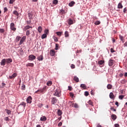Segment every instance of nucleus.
Wrapping results in <instances>:
<instances>
[{
  "mask_svg": "<svg viewBox=\"0 0 127 127\" xmlns=\"http://www.w3.org/2000/svg\"><path fill=\"white\" fill-rule=\"evenodd\" d=\"M88 103L89 104V105H90V106H93V102H92V101L91 100H89L88 102Z\"/></svg>",
  "mask_w": 127,
  "mask_h": 127,
  "instance_id": "de8ad7c7",
  "label": "nucleus"
},
{
  "mask_svg": "<svg viewBox=\"0 0 127 127\" xmlns=\"http://www.w3.org/2000/svg\"><path fill=\"white\" fill-rule=\"evenodd\" d=\"M75 3H76L75 1H71L70 2L68 3V5L69 6H70V7H72V6H73L75 4Z\"/></svg>",
  "mask_w": 127,
  "mask_h": 127,
  "instance_id": "6ab92c4d",
  "label": "nucleus"
},
{
  "mask_svg": "<svg viewBox=\"0 0 127 127\" xmlns=\"http://www.w3.org/2000/svg\"><path fill=\"white\" fill-rule=\"evenodd\" d=\"M124 98H125V95H122L119 96V99H120V100H123Z\"/></svg>",
  "mask_w": 127,
  "mask_h": 127,
  "instance_id": "a19ab883",
  "label": "nucleus"
},
{
  "mask_svg": "<svg viewBox=\"0 0 127 127\" xmlns=\"http://www.w3.org/2000/svg\"><path fill=\"white\" fill-rule=\"evenodd\" d=\"M46 120H47V118H46V117L45 116H43L40 119V121H42V122H45Z\"/></svg>",
  "mask_w": 127,
  "mask_h": 127,
  "instance_id": "412c9836",
  "label": "nucleus"
},
{
  "mask_svg": "<svg viewBox=\"0 0 127 127\" xmlns=\"http://www.w3.org/2000/svg\"><path fill=\"white\" fill-rule=\"evenodd\" d=\"M17 76V74L14 73L12 75L9 76V79H14Z\"/></svg>",
  "mask_w": 127,
  "mask_h": 127,
  "instance_id": "9d476101",
  "label": "nucleus"
},
{
  "mask_svg": "<svg viewBox=\"0 0 127 127\" xmlns=\"http://www.w3.org/2000/svg\"><path fill=\"white\" fill-rule=\"evenodd\" d=\"M29 28H32V27L29 25H27L25 27V29L26 30H27V29H29Z\"/></svg>",
  "mask_w": 127,
  "mask_h": 127,
  "instance_id": "e433bc0d",
  "label": "nucleus"
},
{
  "mask_svg": "<svg viewBox=\"0 0 127 127\" xmlns=\"http://www.w3.org/2000/svg\"><path fill=\"white\" fill-rule=\"evenodd\" d=\"M98 64L99 65H104L105 64V61L101 60V61H98Z\"/></svg>",
  "mask_w": 127,
  "mask_h": 127,
  "instance_id": "aec40b11",
  "label": "nucleus"
},
{
  "mask_svg": "<svg viewBox=\"0 0 127 127\" xmlns=\"http://www.w3.org/2000/svg\"><path fill=\"white\" fill-rule=\"evenodd\" d=\"M120 127V125L119 124H116L115 125V127Z\"/></svg>",
  "mask_w": 127,
  "mask_h": 127,
  "instance_id": "69168bd1",
  "label": "nucleus"
},
{
  "mask_svg": "<svg viewBox=\"0 0 127 127\" xmlns=\"http://www.w3.org/2000/svg\"><path fill=\"white\" fill-rule=\"evenodd\" d=\"M35 59H36V57L33 55L29 56V60L30 61H33Z\"/></svg>",
  "mask_w": 127,
  "mask_h": 127,
  "instance_id": "39448f33",
  "label": "nucleus"
},
{
  "mask_svg": "<svg viewBox=\"0 0 127 127\" xmlns=\"http://www.w3.org/2000/svg\"><path fill=\"white\" fill-rule=\"evenodd\" d=\"M73 80L74 81L76 82V83H78V82H79V78H78V77L77 76H74L73 78Z\"/></svg>",
  "mask_w": 127,
  "mask_h": 127,
  "instance_id": "393cba45",
  "label": "nucleus"
},
{
  "mask_svg": "<svg viewBox=\"0 0 127 127\" xmlns=\"http://www.w3.org/2000/svg\"><path fill=\"white\" fill-rule=\"evenodd\" d=\"M111 118H112V120H117V115H116L115 114H113L111 116Z\"/></svg>",
  "mask_w": 127,
  "mask_h": 127,
  "instance_id": "bb28decb",
  "label": "nucleus"
},
{
  "mask_svg": "<svg viewBox=\"0 0 127 127\" xmlns=\"http://www.w3.org/2000/svg\"><path fill=\"white\" fill-rule=\"evenodd\" d=\"M47 85L48 86H51V85H52V81H49L47 82Z\"/></svg>",
  "mask_w": 127,
  "mask_h": 127,
  "instance_id": "2f4dec72",
  "label": "nucleus"
},
{
  "mask_svg": "<svg viewBox=\"0 0 127 127\" xmlns=\"http://www.w3.org/2000/svg\"><path fill=\"white\" fill-rule=\"evenodd\" d=\"M6 112L7 113V115H10L11 114V111L8 109L5 110Z\"/></svg>",
  "mask_w": 127,
  "mask_h": 127,
  "instance_id": "4c0bfd02",
  "label": "nucleus"
},
{
  "mask_svg": "<svg viewBox=\"0 0 127 127\" xmlns=\"http://www.w3.org/2000/svg\"><path fill=\"white\" fill-rule=\"evenodd\" d=\"M13 14H15L16 15V16H18V15H19V13H18V12H17V11H16V10L13 11Z\"/></svg>",
  "mask_w": 127,
  "mask_h": 127,
  "instance_id": "a878e982",
  "label": "nucleus"
},
{
  "mask_svg": "<svg viewBox=\"0 0 127 127\" xmlns=\"http://www.w3.org/2000/svg\"><path fill=\"white\" fill-rule=\"evenodd\" d=\"M24 40H25V37L23 36L20 41L19 45H21L24 42Z\"/></svg>",
  "mask_w": 127,
  "mask_h": 127,
  "instance_id": "2eb2a0df",
  "label": "nucleus"
},
{
  "mask_svg": "<svg viewBox=\"0 0 127 127\" xmlns=\"http://www.w3.org/2000/svg\"><path fill=\"white\" fill-rule=\"evenodd\" d=\"M21 39V37H20L18 36L16 37L17 41H19Z\"/></svg>",
  "mask_w": 127,
  "mask_h": 127,
  "instance_id": "3c124183",
  "label": "nucleus"
},
{
  "mask_svg": "<svg viewBox=\"0 0 127 127\" xmlns=\"http://www.w3.org/2000/svg\"><path fill=\"white\" fill-rule=\"evenodd\" d=\"M84 95H85V96H86V97H87V96H89V92L85 91L84 92Z\"/></svg>",
  "mask_w": 127,
  "mask_h": 127,
  "instance_id": "8fccbe9b",
  "label": "nucleus"
},
{
  "mask_svg": "<svg viewBox=\"0 0 127 127\" xmlns=\"http://www.w3.org/2000/svg\"><path fill=\"white\" fill-rule=\"evenodd\" d=\"M37 59H38V61H42L44 59V58L43 55H40L37 57Z\"/></svg>",
  "mask_w": 127,
  "mask_h": 127,
  "instance_id": "1a4fd4ad",
  "label": "nucleus"
},
{
  "mask_svg": "<svg viewBox=\"0 0 127 127\" xmlns=\"http://www.w3.org/2000/svg\"><path fill=\"white\" fill-rule=\"evenodd\" d=\"M109 97L112 100H115V98H116L115 95H114V93L113 92H111L110 93Z\"/></svg>",
  "mask_w": 127,
  "mask_h": 127,
  "instance_id": "423d86ee",
  "label": "nucleus"
},
{
  "mask_svg": "<svg viewBox=\"0 0 127 127\" xmlns=\"http://www.w3.org/2000/svg\"><path fill=\"white\" fill-rule=\"evenodd\" d=\"M70 68L71 69H75V68H76V66H75V65L74 64H71L70 65Z\"/></svg>",
  "mask_w": 127,
  "mask_h": 127,
  "instance_id": "79ce46f5",
  "label": "nucleus"
},
{
  "mask_svg": "<svg viewBox=\"0 0 127 127\" xmlns=\"http://www.w3.org/2000/svg\"><path fill=\"white\" fill-rule=\"evenodd\" d=\"M50 54L51 56H54L55 55V51L54 50H51Z\"/></svg>",
  "mask_w": 127,
  "mask_h": 127,
  "instance_id": "4468645a",
  "label": "nucleus"
},
{
  "mask_svg": "<svg viewBox=\"0 0 127 127\" xmlns=\"http://www.w3.org/2000/svg\"><path fill=\"white\" fill-rule=\"evenodd\" d=\"M38 31L40 33H41V32L42 31V27L41 26H39L38 28Z\"/></svg>",
  "mask_w": 127,
  "mask_h": 127,
  "instance_id": "473e14b6",
  "label": "nucleus"
},
{
  "mask_svg": "<svg viewBox=\"0 0 127 127\" xmlns=\"http://www.w3.org/2000/svg\"><path fill=\"white\" fill-rule=\"evenodd\" d=\"M110 51L111 52V53H114V52H116V51L114 50V48H112L110 50Z\"/></svg>",
  "mask_w": 127,
  "mask_h": 127,
  "instance_id": "6e6d98bb",
  "label": "nucleus"
},
{
  "mask_svg": "<svg viewBox=\"0 0 127 127\" xmlns=\"http://www.w3.org/2000/svg\"><path fill=\"white\" fill-rule=\"evenodd\" d=\"M26 67H34V64L28 63L26 64Z\"/></svg>",
  "mask_w": 127,
  "mask_h": 127,
  "instance_id": "dca6fc26",
  "label": "nucleus"
},
{
  "mask_svg": "<svg viewBox=\"0 0 127 127\" xmlns=\"http://www.w3.org/2000/svg\"><path fill=\"white\" fill-rule=\"evenodd\" d=\"M53 39H54L55 42H58V38L56 36H54L53 37Z\"/></svg>",
  "mask_w": 127,
  "mask_h": 127,
  "instance_id": "f704fd0d",
  "label": "nucleus"
},
{
  "mask_svg": "<svg viewBox=\"0 0 127 127\" xmlns=\"http://www.w3.org/2000/svg\"><path fill=\"white\" fill-rule=\"evenodd\" d=\"M22 90H25V85L23 84L22 86Z\"/></svg>",
  "mask_w": 127,
  "mask_h": 127,
  "instance_id": "13d9d810",
  "label": "nucleus"
},
{
  "mask_svg": "<svg viewBox=\"0 0 127 127\" xmlns=\"http://www.w3.org/2000/svg\"><path fill=\"white\" fill-rule=\"evenodd\" d=\"M5 59H4L3 60H1V62H0V65H1L2 66H4V65H5Z\"/></svg>",
  "mask_w": 127,
  "mask_h": 127,
  "instance_id": "f3484780",
  "label": "nucleus"
},
{
  "mask_svg": "<svg viewBox=\"0 0 127 127\" xmlns=\"http://www.w3.org/2000/svg\"><path fill=\"white\" fill-rule=\"evenodd\" d=\"M32 100V98L31 97V96H29L26 99V102L29 104H31Z\"/></svg>",
  "mask_w": 127,
  "mask_h": 127,
  "instance_id": "6e6552de",
  "label": "nucleus"
},
{
  "mask_svg": "<svg viewBox=\"0 0 127 127\" xmlns=\"http://www.w3.org/2000/svg\"><path fill=\"white\" fill-rule=\"evenodd\" d=\"M68 90H69V91H72V87H71V86H68Z\"/></svg>",
  "mask_w": 127,
  "mask_h": 127,
  "instance_id": "e2e57ef3",
  "label": "nucleus"
},
{
  "mask_svg": "<svg viewBox=\"0 0 127 127\" xmlns=\"http://www.w3.org/2000/svg\"><path fill=\"white\" fill-rule=\"evenodd\" d=\"M3 13H5V12H7V11L8 10V9L6 7H4L3 8Z\"/></svg>",
  "mask_w": 127,
  "mask_h": 127,
  "instance_id": "c9c22d12",
  "label": "nucleus"
},
{
  "mask_svg": "<svg viewBox=\"0 0 127 127\" xmlns=\"http://www.w3.org/2000/svg\"><path fill=\"white\" fill-rule=\"evenodd\" d=\"M68 23V24H69V25H71V24H73V20L71 19H69Z\"/></svg>",
  "mask_w": 127,
  "mask_h": 127,
  "instance_id": "58836bf2",
  "label": "nucleus"
},
{
  "mask_svg": "<svg viewBox=\"0 0 127 127\" xmlns=\"http://www.w3.org/2000/svg\"><path fill=\"white\" fill-rule=\"evenodd\" d=\"M63 34V32H57L56 33V34H57V35H58V36H61L62 35V34Z\"/></svg>",
  "mask_w": 127,
  "mask_h": 127,
  "instance_id": "b1692460",
  "label": "nucleus"
},
{
  "mask_svg": "<svg viewBox=\"0 0 127 127\" xmlns=\"http://www.w3.org/2000/svg\"><path fill=\"white\" fill-rule=\"evenodd\" d=\"M4 29H0V33H4Z\"/></svg>",
  "mask_w": 127,
  "mask_h": 127,
  "instance_id": "09e8293b",
  "label": "nucleus"
},
{
  "mask_svg": "<svg viewBox=\"0 0 127 127\" xmlns=\"http://www.w3.org/2000/svg\"><path fill=\"white\" fill-rule=\"evenodd\" d=\"M54 96H56V97H60L61 96L60 91H56L55 93Z\"/></svg>",
  "mask_w": 127,
  "mask_h": 127,
  "instance_id": "ddd939ff",
  "label": "nucleus"
},
{
  "mask_svg": "<svg viewBox=\"0 0 127 127\" xmlns=\"http://www.w3.org/2000/svg\"><path fill=\"white\" fill-rule=\"evenodd\" d=\"M1 84H2V88H4V87H5V83L2 82Z\"/></svg>",
  "mask_w": 127,
  "mask_h": 127,
  "instance_id": "052dcab7",
  "label": "nucleus"
},
{
  "mask_svg": "<svg viewBox=\"0 0 127 127\" xmlns=\"http://www.w3.org/2000/svg\"><path fill=\"white\" fill-rule=\"evenodd\" d=\"M57 103H58V99L56 97L52 98L51 103L52 105H56Z\"/></svg>",
  "mask_w": 127,
  "mask_h": 127,
  "instance_id": "7ed1b4c3",
  "label": "nucleus"
},
{
  "mask_svg": "<svg viewBox=\"0 0 127 127\" xmlns=\"http://www.w3.org/2000/svg\"><path fill=\"white\" fill-rule=\"evenodd\" d=\"M45 34H48V33H49V30L48 29H46L45 30Z\"/></svg>",
  "mask_w": 127,
  "mask_h": 127,
  "instance_id": "603ef678",
  "label": "nucleus"
},
{
  "mask_svg": "<svg viewBox=\"0 0 127 127\" xmlns=\"http://www.w3.org/2000/svg\"><path fill=\"white\" fill-rule=\"evenodd\" d=\"M69 94L70 97H74V94H73L72 93H70Z\"/></svg>",
  "mask_w": 127,
  "mask_h": 127,
  "instance_id": "0e129e2a",
  "label": "nucleus"
},
{
  "mask_svg": "<svg viewBox=\"0 0 127 127\" xmlns=\"http://www.w3.org/2000/svg\"><path fill=\"white\" fill-rule=\"evenodd\" d=\"M110 110L111 111H113V112H116L117 110L115 109V108H114V107L112 106L111 108H110Z\"/></svg>",
  "mask_w": 127,
  "mask_h": 127,
  "instance_id": "49530a36",
  "label": "nucleus"
},
{
  "mask_svg": "<svg viewBox=\"0 0 127 127\" xmlns=\"http://www.w3.org/2000/svg\"><path fill=\"white\" fill-rule=\"evenodd\" d=\"M30 34V31L29 30H27L26 35L27 36H29V35Z\"/></svg>",
  "mask_w": 127,
  "mask_h": 127,
  "instance_id": "a18cd8bd",
  "label": "nucleus"
},
{
  "mask_svg": "<svg viewBox=\"0 0 127 127\" xmlns=\"http://www.w3.org/2000/svg\"><path fill=\"white\" fill-rule=\"evenodd\" d=\"M58 47H59V44H56L55 48L56 50H58Z\"/></svg>",
  "mask_w": 127,
  "mask_h": 127,
  "instance_id": "5fc2aeb1",
  "label": "nucleus"
},
{
  "mask_svg": "<svg viewBox=\"0 0 127 127\" xmlns=\"http://www.w3.org/2000/svg\"><path fill=\"white\" fill-rule=\"evenodd\" d=\"M4 121L6 122H9V118L8 117H6L4 118Z\"/></svg>",
  "mask_w": 127,
  "mask_h": 127,
  "instance_id": "c03bdc74",
  "label": "nucleus"
},
{
  "mask_svg": "<svg viewBox=\"0 0 127 127\" xmlns=\"http://www.w3.org/2000/svg\"><path fill=\"white\" fill-rule=\"evenodd\" d=\"M46 37H47V35L46 34H43L41 36L42 39H44V38H46Z\"/></svg>",
  "mask_w": 127,
  "mask_h": 127,
  "instance_id": "c756f323",
  "label": "nucleus"
},
{
  "mask_svg": "<svg viewBox=\"0 0 127 127\" xmlns=\"http://www.w3.org/2000/svg\"><path fill=\"white\" fill-rule=\"evenodd\" d=\"M108 64L110 67L113 66V65H114V60H110L108 62Z\"/></svg>",
  "mask_w": 127,
  "mask_h": 127,
  "instance_id": "0eeeda50",
  "label": "nucleus"
},
{
  "mask_svg": "<svg viewBox=\"0 0 127 127\" xmlns=\"http://www.w3.org/2000/svg\"><path fill=\"white\" fill-rule=\"evenodd\" d=\"M58 115L59 116H62V111L60 110V109L58 110Z\"/></svg>",
  "mask_w": 127,
  "mask_h": 127,
  "instance_id": "cd10ccee",
  "label": "nucleus"
},
{
  "mask_svg": "<svg viewBox=\"0 0 127 127\" xmlns=\"http://www.w3.org/2000/svg\"><path fill=\"white\" fill-rule=\"evenodd\" d=\"M53 4H57L58 3V0H54L53 1Z\"/></svg>",
  "mask_w": 127,
  "mask_h": 127,
  "instance_id": "ea45409f",
  "label": "nucleus"
},
{
  "mask_svg": "<svg viewBox=\"0 0 127 127\" xmlns=\"http://www.w3.org/2000/svg\"><path fill=\"white\" fill-rule=\"evenodd\" d=\"M10 27L13 31H15V30H16V28H15L14 23H10Z\"/></svg>",
  "mask_w": 127,
  "mask_h": 127,
  "instance_id": "20e7f679",
  "label": "nucleus"
},
{
  "mask_svg": "<svg viewBox=\"0 0 127 127\" xmlns=\"http://www.w3.org/2000/svg\"><path fill=\"white\" fill-rule=\"evenodd\" d=\"M5 60L7 64H9V63L12 62V60L11 59H5Z\"/></svg>",
  "mask_w": 127,
  "mask_h": 127,
  "instance_id": "f8f14e48",
  "label": "nucleus"
},
{
  "mask_svg": "<svg viewBox=\"0 0 127 127\" xmlns=\"http://www.w3.org/2000/svg\"><path fill=\"white\" fill-rule=\"evenodd\" d=\"M119 38L121 41H122L123 43H125V37H124L123 36L119 35Z\"/></svg>",
  "mask_w": 127,
  "mask_h": 127,
  "instance_id": "a211bd4d",
  "label": "nucleus"
},
{
  "mask_svg": "<svg viewBox=\"0 0 127 127\" xmlns=\"http://www.w3.org/2000/svg\"><path fill=\"white\" fill-rule=\"evenodd\" d=\"M80 87L82 88L83 89H84V90L87 89V86H86V84H81L80 85Z\"/></svg>",
  "mask_w": 127,
  "mask_h": 127,
  "instance_id": "5701e85b",
  "label": "nucleus"
},
{
  "mask_svg": "<svg viewBox=\"0 0 127 127\" xmlns=\"http://www.w3.org/2000/svg\"><path fill=\"white\" fill-rule=\"evenodd\" d=\"M46 92V86H44L43 88H40L35 92V94H44Z\"/></svg>",
  "mask_w": 127,
  "mask_h": 127,
  "instance_id": "f257e3e1",
  "label": "nucleus"
},
{
  "mask_svg": "<svg viewBox=\"0 0 127 127\" xmlns=\"http://www.w3.org/2000/svg\"><path fill=\"white\" fill-rule=\"evenodd\" d=\"M31 23V20L27 21V24H30Z\"/></svg>",
  "mask_w": 127,
  "mask_h": 127,
  "instance_id": "bf43d9fd",
  "label": "nucleus"
},
{
  "mask_svg": "<svg viewBox=\"0 0 127 127\" xmlns=\"http://www.w3.org/2000/svg\"><path fill=\"white\" fill-rule=\"evenodd\" d=\"M28 16L30 20H31L32 18H33V14L32 12L28 13Z\"/></svg>",
  "mask_w": 127,
  "mask_h": 127,
  "instance_id": "9b49d317",
  "label": "nucleus"
},
{
  "mask_svg": "<svg viewBox=\"0 0 127 127\" xmlns=\"http://www.w3.org/2000/svg\"><path fill=\"white\" fill-rule=\"evenodd\" d=\"M14 0H10L9 1V3H10V4H12V3L14 2Z\"/></svg>",
  "mask_w": 127,
  "mask_h": 127,
  "instance_id": "864d4df0",
  "label": "nucleus"
},
{
  "mask_svg": "<svg viewBox=\"0 0 127 127\" xmlns=\"http://www.w3.org/2000/svg\"><path fill=\"white\" fill-rule=\"evenodd\" d=\"M65 37H69V32L67 31H65L64 33Z\"/></svg>",
  "mask_w": 127,
  "mask_h": 127,
  "instance_id": "c85d7f7f",
  "label": "nucleus"
},
{
  "mask_svg": "<svg viewBox=\"0 0 127 127\" xmlns=\"http://www.w3.org/2000/svg\"><path fill=\"white\" fill-rule=\"evenodd\" d=\"M124 46L125 47H127V41L126 42H125V43L124 44Z\"/></svg>",
  "mask_w": 127,
  "mask_h": 127,
  "instance_id": "338daca9",
  "label": "nucleus"
},
{
  "mask_svg": "<svg viewBox=\"0 0 127 127\" xmlns=\"http://www.w3.org/2000/svg\"><path fill=\"white\" fill-rule=\"evenodd\" d=\"M26 107V103L24 102H21L18 106V108H21L22 110H24Z\"/></svg>",
  "mask_w": 127,
  "mask_h": 127,
  "instance_id": "f03ea898",
  "label": "nucleus"
},
{
  "mask_svg": "<svg viewBox=\"0 0 127 127\" xmlns=\"http://www.w3.org/2000/svg\"><path fill=\"white\" fill-rule=\"evenodd\" d=\"M74 108H79V105L77 103H75L74 105Z\"/></svg>",
  "mask_w": 127,
  "mask_h": 127,
  "instance_id": "4d7b16f0",
  "label": "nucleus"
},
{
  "mask_svg": "<svg viewBox=\"0 0 127 127\" xmlns=\"http://www.w3.org/2000/svg\"><path fill=\"white\" fill-rule=\"evenodd\" d=\"M97 127H102V126L100 125V124H97Z\"/></svg>",
  "mask_w": 127,
  "mask_h": 127,
  "instance_id": "774afa93",
  "label": "nucleus"
},
{
  "mask_svg": "<svg viewBox=\"0 0 127 127\" xmlns=\"http://www.w3.org/2000/svg\"><path fill=\"white\" fill-rule=\"evenodd\" d=\"M118 8H123V4L120 2L118 5Z\"/></svg>",
  "mask_w": 127,
  "mask_h": 127,
  "instance_id": "7c9ffc66",
  "label": "nucleus"
},
{
  "mask_svg": "<svg viewBox=\"0 0 127 127\" xmlns=\"http://www.w3.org/2000/svg\"><path fill=\"white\" fill-rule=\"evenodd\" d=\"M60 12H61V14H65V13H66L67 12L65 11V10L62 9L60 10Z\"/></svg>",
  "mask_w": 127,
  "mask_h": 127,
  "instance_id": "72a5a7b5",
  "label": "nucleus"
},
{
  "mask_svg": "<svg viewBox=\"0 0 127 127\" xmlns=\"http://www.w3.org/2000/svg\"><path fill=\"white\" fill-rule=\"evenodd\" d=\"M62 126V122H60L58 124V127H61Z\"/></svg>",
  "mask_w": 127,
  "mask_h": 127,
  "instance_id": "680f3d73",
  "label": "nucleus"
},
{
  "mask_svg": "<svg viewBox=\"0 0 127 127\" xmlns=\"http://www.w3.org/2000/svg\"><path fill=\"white\" fill-rule=\"evenodd\" d=\"M107 88L108 90H111L113 88V85H112V84H108L107 86Z\"/></svg>",
  "mask_w": 127,
  "mask_h": 127,
  "instance_id": "4be33fe9",
  "label": "nucleus"
},
{
  "mask_svg": "<svg viewBox=\"0 0 127 127\" xmlns=\"http://www.w3.org/2000/svg\"><path fill=\"white\" fill-rule=\"evenodd\" d=\"M101 23V22H100V21H96L95 23H94V24L95 25H99V24H100Z\"/></svg>",
  "mask_w": 127,
  "mask_h": 127,
  "instance_id": "37998d69",
  "label": "nucleus"
}]
</instances>
